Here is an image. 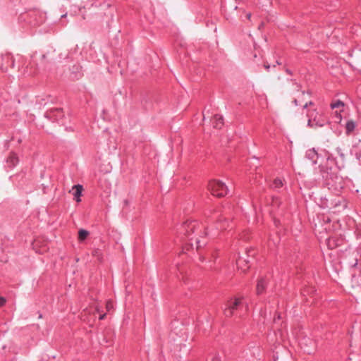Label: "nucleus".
<instances>
[{"label": "nucleus", "mask_w": 361, "mask_h": 361, "mask_svg": "<svg viewBox=\"0 0 361 361\" xmlns=\"http://www.w3.org/2000/svg\"><path fill=\"white\" fill-rule=\"evenodd\" d=\"M333 243H334V239H332V238L329 239V240H328V246H329L330 248H331V249H332V248L334 247V244H333Z\"/></svg>", "instance_id": "a211bd4d"}, {"label": "nucleus", "mask_w": 361, "mask_h": 361, "mask_svg": "<svg viewBox=\"0 0 361 361\" xmlns=\"http://www.w3.org/2000/svg\"><path fill=\"white\" fill-rule=\"evenodd\" d=\"M73 190H75L74 197L76 202H80L81 201L80 196L83 190V187L81 185H75L73 186Z\"/></svg>", "instance_id": "6e6552de"}, {"label": "nucleus", "mask_w": 361, "mask_h": 361, "mask_svg": "<svg viewBox=\"0 0 361 361\" xmlns=\"http://www.w3.org/2000/svg\"><path fill=\"white\" fill-rule=\"evenodd\" d=\"M310 98L309 94H305L304 92H301L298 97L295 99L296 105H301L302 103L303 107L306 109L309 105H313L312 102H308L307 99Z\"/></svg>", "instance_id": "20e7f679"}, {"label": "nucleus", "mask_w": 361, "mask_h": 361, "mask_svg": "<svg viewBox=\"0 0 361 361\" xmlns=\"http://www.w3.org/2000/svg\"><path fill=\"white\" fill-rule=\"evenodd\" d=\"M240 303V298H235L234 300H231L228 301L226 304V307L224 310V314L226 317H231L233 314L234 310H235L238 308Z\"/></svg>", "instance_id": "7ed1b4c3"}, {"label": "nucleus", "mask_w": 361, "mask_h": 361, "mask_svg": "<svg viewBox=\"0 0 361 361\" xmlns=\"http://www.w3.org/2000/svg\"><path fill=\"white\" fill-rule=\"evenodd\" d=\"M196 243H197V249H199L202 246V245L200 243V240L198 238L196 240Z\"/></svg>", "instance_id": "aec40b11"}, {"label": "nucleus", "mask_w": 361, "mask_h": 361, "mask_svg": "<svg viewBox=\"0 0 361 361\" xmlns=\"http://www.w3.org/2000/svg\"><path fill=\"white\" fill-rule=\"evenodd\" d=\"M212 361H221L219 356H215Z\"/></svg>", "instance_id": "4be33fe9"}, {"label": "nucleus", "mask_w": 361, "mask_h": 361, "mask_svg": "<svg viewBox=\"0 0 361 361\" xmlns=\"http://www.w3.org/2000/svg\"><path fill=\"white\" fill-rule=\"evenodd\" d=\"M185 227L187 233H189L190 232L194 233L195 231H200L201 232L204 228L202 225L199 224L196 221L187 222L185 224Z\"/></svg>", "instance_id": "39448f33"}, {"label": "nucleus", "mask_w": 361, "mask_h": 361, "mask_svg": "<svg viewBox=\"0 0 361 361\" xmlns=\"http://www.w3.org/2000/svg\"><path fill=\"white\" fill-rule=\"evenodd\" d=\"M221 228H222V229H226V227L222 226V227H221Z\"/></svg>", "instance_id": "cd10ccee"}, {"label": "nucleus", "mask_w": 361, "mask_h": 361, "mask_svg": "<svg viewBox=\"0 0 361 361\" xmlns=\"http://www.w3.org/2000/svg\"><path fill=\"white\" fill-rule=\"evenodd\" d=\"M19 159L15 153H11L6 159V164L9 167H14L18 164Z\"/></svg>", "instance_id": "0eeeda50"}, {"label": "nucleus", "mask_w": 361, "mask_h": 361, "mask_svg": "<svg viewBox=\"0 0 361 361\" xmlns=\"http://www.w3.org/2000/svg\"><path fill=\"white\" fill-rule=\"evenodd\" d=\"M319 113L316 109H310L307 112V116L308 117V126L310 127H314V126H322L324 123L320 121L319 118H318Z\"/></svg>", "instance_id": "f03ea898"}, {"label": "nucleus", "mask_w": 361, "mask_h": 361, "mask_svg": "<svg viewBox=\"0 0 361 361\" xmlns=\"http://www.w3.org/2000/svg\"><path fill=\"white\" fill-rule=\"evenodd\" d=\"M336 115L339 118V122H341V115L340 112L338 113V112L336 111Z\"/></svg>", "instance_id": "5701e85b"}, {"label": "nucleus", "mask_w": 361, "mask_h": 361, "mask_svg": "<svg viewBox=\"0 0 361 361\" xmlns=\"http://www.w3.org/2000/svg\"><path fill=\"white\" fill-rule=\"evenodd\" d=\"M274 185L275 188H281L283 185V181L279 178H276L274 180Z\"/></svg>", "instance_id": "2eb2a0df"}, {"label": "nucleus", "mask_w": 361, "mask_h": 361, "mask_svg": "<svg viewBox=\"0 0 361 361\" xmlns=\"http://www.w3.org/2000/svg\"><path fill=\"white\" fill-rule=\"evenodd\" d=\"M355 123L353 120H350L345 125L346 133L349 134L354 130L355 128Z\"/></svg>", "instance_id": "9d476101"}, {"label": "nucleus", "mask_w": 361, "mask_h": 361, "mask_svg": "<svg viewBox=\"0 0 361 361\" xmlns=\"http://www.w3.org/2000/svg\"><path fill=\"white\" fill-rule=\"evenodd\" d=\"M265 67L266 68H269V66L268 65H266Z\"/></svg>", "instance_id": "a878e982"}, {"label": "nucleus", "mask_w": 361, "mask_h": 361, "mask_svg": "<svg viewBox=\"0 0 361 361\" xmlns=\"http://www.w3.org/2000/svg\"><path fill=\"white\" fill-rule=\"evenodd\" d=\"M106 308L107 311H110L111 309H113V303L111 301H107L106 304Z\"/></svg>", "instance_id": "dca6fc26"}, {"label": "nucleus", "mask_w": 361, "mask_h": 361, "mask_svg": "<svg viewBox=\"0 0 361 361\" xmlns=\"http://www.w3.org/2000/svg\"><path fill=\"white\" fill-rule=\"evenodd\" d=\"M331 106L332 109L343 108L344 106V104L341 101H337L336 102L332 103L331 104Z\"/></svg>", "instance_id": "ddd939ff"}, {"label": "nucleus", "mask_w": 361, "mask_h": 361, "mask_svg": "<svg viewBox=\"0 0 361 361\" xmlns=\"http://www.w3.org/2000/svg\"><path fill=\"white\" fill-rule=\"evenodd\" d=\"M357 257H355V262L351 263V266L352 267H355L357 265Z\"/></svg>", "instance_id": "412c9836"}, {"label": "nucleus", "mask_w": 361, "mask_h": 361, "mask_svg": "<svg viewBox=\"0 0 361 361\" xmlns=\"http://www.w3.org/2000/svg\"><path fill=\"white\" fill-rule=\"evenodd\" d=\"M236 264L238 268L242 269L243 272L249 268V267L247 265V262L245 260L238 259L236 262Z\"/></svg>", "instance_id": "9b49d317"}, {"label": "nucleus", "mask_w": 361, "mask_h": 361, "mask_svg": "<svg viewBox=\"0 0 361 361\" xmlns=\"http://www.w3.org/2000/svg\"><path fill=\"white\" fill-rule=\"evenodd\" d=\"M104 317H105V314H104L100 315V317H99V319H103L104 318Z\"/></svg>", "instance_id": "393cba45"}, {"label": "nucleus", "mask_w": 361, "mask_h": 361, "mask_svg": "<svg viewBox=\"0 0 361 361\" xmlns=\"http://www.w3.org/2000/svg\"><path fill=\"white\" fill-rule=\"evenodd\" d=\"M54 111H56V112H57V113H59L60 114H62V112H61V111L60 109H55Z\"/></svg>", "instance_id": "b1692460"}, {"label": "nucleus", "mask_w": 361, "mask_h": 361, "mask_svg": "<svg viewBox=\"0 0 361 361\" xmlns=\"http://www.w3.org/2000/svg\"><path fill=\"white\" fill-rule=\"evenodd\" d=\"M247 18H250V14H248L247 15Z\"/></svg>", "instance_id": "bb28decb"}, {"label": "nucleus", "mask_w": 361, "mask_h": 361, "mask_svg": "<svg viewBox=\"0 0 361 361\" xmlns=\"http://www.w3.org/2000/svg\"><path fill=\"white\" fill-rule=\"evenodd\" d=\"M212 122L213 128L216 129H221L224 125V118L220 114H215L212 119Z\"/></svg>", "instance_id": "423d86ee"}, {"label": "nucleus", "mask_w": 361, "mask_h": 361, "mask_svg": "<svg viewBox=\"0 0 361 361\" xmlns=\"http://www.w3.org/2000/svg\"><path fill=\"white\" fill-rule=\"evenodd\" d=\"M5 303H6V299L0 296V307L4 305Z\"/></svg>", "instance_id": "6ab92c4d"}, {"label": "nucleus", "mask_w": 361, "mask_h": 361, "mask_svg": "<svg viewBox=\"0 0 361 361\" xmlns=\"http://www.w3.org/2000/svg\"><path fill=\"white\" fill-rule=\"evenodd\" d=\"M307 154L310 158L313 159V156L316 154L314 149L309 150Z\"/></svg>", "instance_id": "f3484780"}, {"label": "nucleus", "mask_w": 361, "mask_h": 361, "mask_svg": "<svg viewBox=\"0 0 361 361\" xmlns=\"http://www.w3.org/2000/svg\"><path fill=\"white\" fill-rule=\"evenodd\" d=\"M89 235V232L84 229H80L78 231V240L79 241L85 240Z\"/></svg>", "instance_id": "f8f14e48"}, {"label": "nucleus", "mask_w": 361, "mask_h": 361, "mask_svg": "<svg viewBox=\"0 0 361 361\" xmlns=\"http://www.w3.org/2000/svg\"><path fill=\"white\" fill-rule=\"evenodd\" d=\"M266 283L263 279H261L258 281L257 284V293L261 294L263 293L265 288Z\"/></svg>", "instance_id": "1a4fd4ad"}, {"label": "nucleus", "mask_w": 361, "mask_h": 361, "mask_svg": "<svg viewBox=\"0 0 361 361\" xmlns=\"http://www.w3.org/2000/svg\"><path fill=\"white\" fill-rule=\"evenodd\" d=\"M92 255L94 257H97L99 260H101L102 258V252L99 250H98V249H96V250H93Z\"/></svg>", "instance_id": "4468645a"}, {"label": "nucleus", "mask_w": 361, "mask_h": 361, "mask_svg": "<svg viewBox=\"0 0 361 361\" xmlns=\"http://www.w3.org/2000/svg\"><path fill=\"white\" fill-rule=\"evenodd\" d=\"M211 194L217 197H222L227 195V186L220 180H210L207 185Z\"/></svg>", "instance_id": "f257e3e1"}]
</instances>
